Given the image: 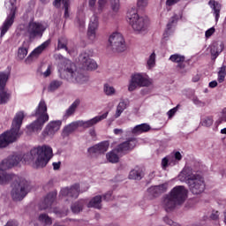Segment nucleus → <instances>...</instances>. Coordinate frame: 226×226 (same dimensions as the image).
<instances>
[{
  "instance_id": "nucleus-1",
  "label": "nucleus",
  "mask_w": 226,
  "mask_h": 226,
  "mask_svg": "<svg viewBox=\"0 0 226 226\" xmlns=\"http://www.w3.org/2000/svg\"><path fill=\"white\" fill-rule=\"evenodd\" d=\"M52 156H54L52 147L48 145L34 147L23 156L20 154L9 156L8 159L3 160L0 163V183H6L10 179L17 180L16 175L8 174L6 170L19 165L20 162L31 163V162H34L35 160V169H43V167H47Z\"/></svg>"
},
{
  "instance_id": "nucleus-2",
  "label": "nucleus",
  "mask_w": 226,
  "mask_h": 226,
  "mask_svg": "<svg viewBox=\"0 0 226 226\" xmlns=\"http://www.w3.org/2000/svg\"><path fill=\"white\" fill-rule=\"evenodd\" d=\"M177 177L181 183H186L188 185L190 191L194 195H200V193H202L206 190L204 177L195 172L190 166H185Z\"/></svg>"
},
{
  "instance_id": "nucleus-3",
  "label": "nucleus",
  "mask_w": 226,
  "mask_h": 226,
  "mask_svg": "<svg viewBox=\"0 0 226 226\" xmlns=\"http://www.w3.org/2000/svg\"><path fill=\"white\" fill-rule=\"evenodd\" d=\"M24 117L25 116L23 111L16 113L12 120L11 130L6 131L0 135V148L6 147L9 144H12V142H15V140L22 135L20 127L22 126Z\"/></svg>"
},
{
  "instance_id": "nucleus-4",
  "label": "nucleus",
  "mask_w": 226,
  "mask_h": 226,
  "mask_svg": "<svg viewBox=\"0 0 226 226\" xmlns=\"http://www.w3.org/2000/svg\"><path fill=\"white\" fill-rule=\"evenodd\" d=\"M126 19L133 31L139 34L146 33L149 27V19L146 16H139L135 8L128 10Z\"/></svg>"
},
{
  "instance_id": "nucleus-5",
  "label": "nucleus",
  "mask_w": 226,
  "mask_h": 226,
  "mask_svg": "<svg viewBox=\"0 0 226 226\" xmlns=\"http://www.w3.org/2000/svg\"><path fill=\"white\" fill-rule=\"evenodd\" d=\"M34 116L37 119L26 126L28 132H41L45 123L49 122V113H47V103H45V100L41 99L40 101L35 109Z\"/></svg>"
},
{
  "instance_id": "nucleus-6",
  "label": "nucleus",
  "mask_w": 226,
  "mask_h": 226,
  "mask_svg": "<svg viewBox=\"0 0 226 226\" xmlns=\"http://www.w3.org/2000/svg\"><path fill=\"white\" fill-rule=\"evenodd\" d=\"M10 181L14 182L11 186L12 190L11 192V195L13 200H22L26 195H27L29 191V183L25 179H20L17 177V179H10L4 183H0V185H6V183H10Z\"/></svg>"
},
{
  "instance_id": "nucleus-7",
  "label": "nucleus",
  "mask_w": 226,
  "mask_h": 226,
  "mask_svg": "<svg viewBox=\"0 0 226 226\" xmlns=\"http://www.w3.org/2000/svg\"><path fill=\"white\" fill-rule=\"evenodd\" d=\"M153 84V79L144 72H137L132 75L128 85L130 93L135 91L137 87H149Z\"/></svg>"
},
{
  "instance_id": "nucleus-8",
  "label": "nucleus",
  "mask_w": 226,
  "mask_h": 226,
  "mask_svg": "<svg viewBox=\"0 0 226 226\" xmlns=\"http://www.w3.org/2000/svg\"><path fill=\"white\" fill-rule=\"evenodd\" d=\"M108 48L113 52H124L126 50V44L124 43V37L120 33L115 32L109 35Z\"/></svg>"
},
{
  "instance_id": "nucleus-9",
  "label": "nucleus",
  "mask_w": 226,
  "mask_h": 226,
  "mask_svg": "<svg viewBox=\"0 0 226 226\" xmlns=\"http://www.w3.org/2000/svg\"><path fill=\"white\" fill-rule=\"evenodd\" d=\"M45 31H47V26L43 23L36 21H30L26 28L29 40L41 38Z\"/></svg>"
},
{
  "instance_id": "nucleus-10",
  "label": "nucleus",
  "mask_w": 226,
  "mask_h": 226,
  "mask_svg": "<svg viewBox=\"0 0 226 226\" xmlns=\"http://www.w3.org/2000/svg\"><path fill=\"white\" fill-rule=\"evenodd\" d=\"M9 2L12 7L10 14L7 16L1 27V36H4L6 33H8L10 27L13 26V22H15V15L17 14V7L15 6V4L17 3V0H9Z\"/></svg>"
},
{
  "instance_id": "nucleus-11",
  "label": "nucleus",
  "mask_w": 226,
  "mask_h": 226,
  "mask_svg": "<svg viewBox=\"0 0 226 226\" xmlns=\"http://www.w3.org/2000/svg\"><path fill=\"white\" fill-rule=\"evenodd\" d=\"M100 27V19L96 14L93 15L88 23V30L87 35V43H94L96 41V31Z\"/></svg>"
},
{
  "instance_id": "nucleus-12",
  "label": "nucleus",
  "mask_w": 226,
  "mask_h": 226,
  "mask_svg": "<svg viewBox=\"0 0 226 226\" xmlns=\"http://www.w3.org/2000/svg\"><path fill=\"white\" fill-rule=\"evenodd\" d=\"M170 194L181 206L188 199V189L183 185H177L170 192Z\"/></svg>"
},
{
  "instance_id": "nucleus-13",
  "label": "nucleus",
  "mask_w": 226,
  "mask_h": 226,
  "mask_svg": "<svg viewBox=\"0 0 226 226\" xmlns=\"http://www.w3.org/2000/svg\"><path fill=\"white\" fill-rule=\"evenodd\" d=\"M181 160H183V154L178 151L174 152L170 155L162 158L161 162L162 169L167 170V168L169 167H175V165H177Z\"/></svg>"
},
{
  "instance_id": "nucleus-14",
  "label": "nucleus",
  "mask_w": 226,
  "mask_h": 226,
  "mask_svg": "<svg viewBox=\"0 0 226 226\" xmlns=\"http://www.w3.org/2000/svg\"><path fill=\"white\" fill-rule=\"evenodd\" d=\"M167 190H169V182L159 185L151 186L147 191V197L148 199H154L159 197V195H162V193H165Z\"/></svg>"
},
{
  "instance_id": "nucleus-15",
  "label": "nucleus",
  "mask_w": 226,
  "mask_h": 226,
  "mask_svg": "<svg viewBox=\"0 0 226 226\" xmlns=\"http://www.w3.org/2000/svg\"><path fill=\"white\" fill-rule=\"evenodd\" d=\"M62 124H63V122L61 120L50 121L45 127L44 131L42 132V136L54 137L56 132H59V130L61 129Z\"/></svg>"
},
{
  "instance_id": "nucleus-16",
  "label": "nucleus",
  "mask_w": 226,
  "mask_h": 226,
  "mask_svg": "<svg viewBox=\"0 0 226 226\" xmlns=\"http://www.w3.org/2000/svg\"><path fill=\"white\" fill-rule=\"evenodd\" d=\"M77 128H86V122L84 121H76L69 124L64 127L62 135L63 137H70Z\"/></svg>"
},
{
  "instance_id": "nucleus-17",
  "label": "nucleus",
  "mask_w": 226,
  "mask_h": 226,
  "mask_svg": "<svg viewBox=\"0 0 226 226\" xmlns=\"http://www.w3.org/2000/svg\"><path fill=\"white\" fill-rule=\"evenodd\" d=\"M80 193V185L74 184L71 188L65 187L60 191V195L62 197H72V199H77Z\"/></svg>"
},
{
  "instance_id": "nucleus-18",
  "label": "nucleus",
  "mask_w": 226,
  "mask_h": 226,
  "mask_svg": "<svg viewBox=\"0 0 226 226\" xmlns=\"http://www.w3.org/2000/svg\"><path fill=\"white\" fill-rule=\"evenodd\" d=\"M56 197L57 191H53L48 193L47 196L44 198V200L39 205V209H41V211H45V209H49V207H50V206L54 204Z\"/></svg>"
},
{
  "instance_id": "nucleus-19",
  "label": "nucleus",
  "mask_w": 226,
  "mask_h": 226,
  "mask_svg": "<svg viewBox=\"0 0 226 226\" xmlns=\"http://www.w3.org/2000/svg\"><path fill=\"white\" fill-rule=\"evenodd\" d=\"M109 141H102L88 148V153L90 154H102V153H107V151H109Z\"/></svg>"
},
{
  "instance_id": "nucleus-20",
  "label": "nucleus",
  "mask_w": 226,
  "mask_h": 226,
  "mask_svg": "<svg viewBox=\"0 0 226 226\" xmlns=\"http://www.w3.org/2000/svg\"><path fill=\"white\" fill-rule=\"evenodd\" d=\"M135 146H137V139H131L118 145L117 149L118 153H127V151H132Z\"/></svg>"
},
{
  "instance_id": "nucleus-21",
  "label": "nucleus",
  "mask_w": 226,
  "mask_h": 226,
  "mask_svg": "<svg viewBox=\"0 0 226 226\" xmlns=\"http://www.w3.org/2000/svg\"><path fill=\"white\" fill-rule=\"evenodd\" d=\"M162 204L165 211H172L176 206H179L177 201L170 193L163 198Z\"/></svg>"
},
{
  "instance_id": "nucleus-22",
  "label": "nucleus",
  "mask_w": 226,
  "mask_h": 226,
  "mask_svg": "<svg viewBox=\"0 0 226 226\" xmlns=\"http://www.w3.org/2000/svg\"><path fill=\"white\" fill-rule=\"evenodd\" d=\"M223 49H224L223 41H215L210 45L211 55L214 56L215 57H218V56L222 54V52H223Z\"/></svg>"
},
{
  "instance_id": "nucleus-23",
  "label": "nucleus",
  "mask_w": 226,
  "mask_h": 226,
  "mask_svg": "<svg viewBox=\"0 0 226 226\" xmlns=\"http://www.w3.org/2000/svg\"><path fill=\"white\" fill-rule=\"evenodd\" d=\"M65 72L70 74V77L72 79H75L76 82L79 84H82L84 80H86V76L84 75V72H82V70L79 71H73L72 68H67Z\"/></svg>"
},
{
  "instance_id": "nucleus-24",
  "label": "nucleus",
  "mask_w": 226,
  "mask_h": 226,
  "mask_svg": "<svg viewBox=\"0 0 226 226\" xmlns=\"http://www.w3.org/2000/svg\"><path fill=\"white\" fill-rule=\"evenodd\" d=\"M84 4L78 8L77 23L79 24V30L84 31V26L86 24V12L84 11Z\"/></svg>"
},
{
  "instance_id": "nucleus-25",
  "label": "nucleus",
  "mask_w": 226,
  "mask_h": 226,
  "mask_svg": "<svg viewBox=\"0 0 226 226\" xmlns=\"http://www.w3.org/2000/svg\"><path fill=\"white\" fill-rule=\"evenodd\" d=\"M52 41H50V39H48L46 41L42 42L40 46H38L37 48H35L31 54L27 56V59H31V57H33L34 56H40V54H41L43 52V50H45V49H47Z\"/></svg>"
},
{
  "instance_id": "nucleus-26",
  "label": "nucleus",
  "mask_w": 226,
  "mask_h": 226,
  "mask_svg": "<svg viewBox=\"0 0 226 226\" xmlns=\"http://www.w3.org/2000/svg\"><path fill=\"white\" fill-rule=\"evenodd\" d=\"M151 130V126L147 124H138L133 128L130 129V132L132 135H140V133H146V132H149Z\"/></svg>"
},
{
  "instance_id": "nucleus-27",
  "label": "nucleus",
  "mask_w": 226,
  "mask_h": 226,
  "mask_svg": "<svg viewBox=\"0 0 226 226\" xmlns=\"http://www.w3.org/2000/svg\"><path fill=\"white\" fill-rule=\"evenodd\" d=\"M61 3L64 5V19H69L70 18V0H54L53 4L56 8H59L61 6Z\"/></svg>"
},
{
  "instance_id": "nucleus-28",
  "label": "nucleus",
  "mask_w": 226,
  "mask_h": 226,
  "mask_svg": "<svg viewBox=\"0 0 226 226\" xmlns=\"http://www.w3.org/2000/svg\"><path fill=\"white\" fill-rule=\"evenodd\" d=\"M109 116V112H105L102 115L97 116L88 121L86 122V127L89 128L91 126H94V124H98L100 121H103V119H107Z\"/></svg>"
},
{
  "instance_id": "nucleus-29",
  "label": "nucleus",
  "mask_w": 226,
  "mask_h": 226,
  "mask_svg": "<svg viewBox=\"0 0 226 226\" xmlns=\"http://www.w3.org/2000/svg\"><path fill=\"white\" fill-rule=\"evenodd\" d=\"M119 154L121 153H119L117 148H115L106 154V158L109 163H117L119 162Z\"/></svg>"
},
{
  "instance_id": "nucleus-30",
  "label": "nucleus",
  "mask_w": 226,
  "mask_h": 226,
  "mask_svg": "<svg viewBox=\"0 0 226 226\" xmlns=\"http://www.w3.org/2000/svg\"><path fill=\"white\" fill-rule=\"evenodd\" d=\"M102 91L105 96H116V94H117L116 87L109 83L103 84Z\"/></svg>"
},
{
  "instance_id": "nucleus-31",
  "label": "nucleus",
  "mask_w": 226,
  "mask_h": 226,
  "mask_svg": "<svg viewBox=\"0 0 226 226\" xmlns=\"http://www.w3.org/2000/svg\"><path fill=\"white\" fill-rule=\"evenodd\" d=\"M29 50V44L26 41H23L22 46L18 49V57L21 61L26 59L27 52Z\"/></svg>"
},
{
  "instance_id": "nucleus-32",
  "label": "nucleus",
  "mask_w": 226,
  "mask_h": 226,
  "mask_svg": "<svg viewBox=\"0 0 226 226\" xmlns=\"http://www.w3.org/2000/svg\"><path fill=\"white\" fill-rule=\"evenodd\" d=\"M208 4H209L210 8H212L214 10L215 22H218V19H220V10H222V5H220V4H218L215 0H210L208 2Z\"/></svg>"
},
{
  "instance_id": "nucleus-33",
  "label": "nucleus",
  "mask_w": 226,
  "mask_h": 226,
  "mask_svg": "<svg viewBox=\"0 0 226 226\" xmlns=\"http://www.w3.org/2000/svg\"><path fill=\"white\" fill-rule=\"evenodd\" d=\"M126 107H128V104L126 103V101H120L119 103L117 106V109L115 112V119H117V117H121V114L126 110Z\"/></svg>"
},
{
  "instance_id": "nucleus-34",
  "label": "nucleus",
  "mask_w": 226,
  "mask_h": 226,
  "mask_svg": "<svg viewBox=\"0 0 226 226\" xmlns=\"http://www.w3.org/2000/svg\"><path fill=\"white\" fill-rule=\"evenodd\" d=\"M185 59V56L179 54H174L170 56V61H171V63H177L180 68H185V65H183Z\"/></svg>"
},
{
  "instance_id": "nucleus-35",
  "label": "nucleus",
  "mask_w": 226,
  "mask_h": 226,
  "mask_svg": "<svg viewBox=\"0 0 226 226\" xmlns=\"http://www.w3.org/2000/svg\"><path fill=\"white\" fill-rule=\"evenodd\" d=\"M80 105L79 99H76L75 102L69 107V109L65 111V117H70V116H73L75 114V110H77V107Z\"/></svg>"
},
{
  "instance_id": "nucleus-36",
  "label": "nucleus",
  "mask_w": 226,
  "mask_h": 226,
  "mask_svg": "<svg viewBox=\"0 0 226 226\" xmlns=\"http://www.w3.org/2000/svg\"><path fill=\"white\" fill-rule=\"evenodd\" d=\"M88 207H94L95 209H102V196L101 195H97L95 197H94L89 204H88Z\"/></svg>"
},
{
  "instance_id": "nucleus-37",
  "label": "nucleus",
  "mask_w": 226,
  "mask_h": 226,
  "mask_svg": "<svg viewBox=\"0 0 226 226\" xmlns=\"http://www.w3.org/2000/svg\"><path fill=\"white\" fill-rule=\"evenodd\" d=\"M222 123H226V108L222 109L221 112L217 114V118L215 122V125L216 128L220 126V124H222Z\"/></svg>"
},
{
  "instance_id": "nucleus-38",
  "label": "nucleus",
  "mask_w": 226,
  "mask_h": 226,
  "mask_svg": "<svg viewBox=\"0 0 226 226\" xmlns=\"http://www.w3.org/2000/svg\"><path fill=\"white\" fill-rule=\"evenodd\" d=\"M109 6V0H98L97 8L94 10V13H102L107 10Z\"/></svg>"
},
{
  "instance_id": "nucleus-39",
  "label": "nucleus",
  "mask_w": 226,
  "mask_h": 226,
  "mask_svg": "<svg viewBox=\"0 0 226 226\" xmlns=\"http://www.w3.org/2000/svg\"><path fill=\"white\" fill-rule=\"evenodd\" d=\"M86 70L87 72H94L98 70V64L93 58H87L86 61Z\"/></svg>"
},
{
  "instance_id": "nucleus-40",
  "label": "nucleus",
  "mask_w": 226,
  "mask_h": 226,
  "mask_svg": "<svg viewBox=\"0 0 226 226\" xmlns=\"http://www.w3.org/2000/svg\"><path fill=\"white\" fill-rule=\"evenodd\" d=\"M156 66V54L153 52L147 59V70H153Z\"/></svg>"
},
{
  "instance_id": "nucleus-41",
  "label": "nucleus",
  "mask_w": 226,
  "mask_h": 226,
  "mask_svg": "<svg viewBox=\"0 0 226 226\" xmlns=\"http://www.w3.org/2000/svg\"><path fill=\"white\" fill-rule=\"evenodd\" d=\"M129 179L140 181V179H142V172L137 169L132 170L129 173Z\"/></svg>"
},
{
  "instance_id": "nucleus-42",
  "label": "nucleus",
  "mask_w": 226,
  "mask_h": 226,
  "mask_svg": "<svg viewBox=\"0 0 226 226\" xmlns=\"http://www.w3.org/2000/svg\"><path fill=\"white\" fill-rule=\"evenodd\" d=\"M62 86L63 81L55 79L49 83L48 90L50 91V93H53V91H56V89H59Z\"/></svg>"
},
{
  "instance_id": "nucleus-43",
  "label": "nucleus",
  "mask_w": 226,
  "mask_h": 226,
  "mask_svg": "<svg viewBox=\"0 0 226 226\" xmlns=\"http://www.w3.org/2000/svg\"><path fill=\"white\" fill-rule=\"evenodd\" d=\"M10 79V75L6 72H0V91H3L6 87V83Z\"/></svg>"
},
{
  "instance_id": "nucleus-44",
  "label": "nucleus",
  "mask_w": 226,
  "mask_h": 226,
  "mask_svg": "<svg viewBox=\"0 0 226 226\" xmlns=\"http://www.w3.org/2000/svg\"><path fill=\"white\" fill-rule=\"evenodd\" d=\"M8 100H10V94L4 89L0 90V105H4V103H8Z\"/></svg>"
},
{
  "instance_id": "nucleus-45",
  "label": "nucleus",
  "mask_w": 226,
  "mask_h": 226,
  "mask_svg": "<svg viewBox=\"0 0 226 226\" xmlns=\"http://www.w3.org/2000/svg\"><path fill=\"white\" fill-rule=\"evenodd\" d=\"M62 49L68 50V39L66 37H60L58 39L57 49L61 50Z\"/></svg>"
},
{
  "instance_id": "nucleus-46",
  "label": "nucleus",
  "mask_w": 226,
  "mask_h": 226,
  "mask_svg": "<svg viewBox=\"0 0 226 226\" xmlns=\"http://www.w3.org/2000/svg\"><path fill=\"white\" fill-rule=\"evenodd\" d=\"M213 117H205L201 119L200 124L201 126H206V128H209L210 126H213Z\"/></svg>"
},
{
  "instance_id": "nucleus-47",
  "label": "nucleus",
  "mask_w": 226,
  "mask_h": 226,
  "mask_svg": "<svg viewBox=\"0 0 226 226\" xmlns=\"http://www.w3.org/2000/svg\"><path fill=\"white\" fill-rule=\"evenodd\" d=\"M39 222H42L45 225H50L52 219L47 214H41L39 215Z\"/></svg>"
},
{
  "instance_id": "nucleus-48",
  "label": "nucleus",
  "mask_w": 226,
  "mask_h": 226,
  "mask_svg": "<svg viewBox=\"0 0 226 226\" xmlns=\"http://www.w3.org/2000/svg\"><path fill=\"white\" fill-rule=\"evenodd\" d=\"M225 75H226V72H225V67L222 66L220 68L219 72H218V82H220V84H222V82H223L225 80Z\"/></svg>"
},
{
  "instance_id": "nucleus-49",
  "label": "nucleus",
  "mask_w": 226,
  "mask_h": 226,
  "mask_svg": "<svg viewBox=\"0 0 226 226\" xmlns=\"http://www.w3.org/2000/svg\"><path fill=\"white\" fill-rule=\"evenodd\" d=\"M149 4V0H137V6L139 10H144V8H147Z\"/></svg>"
},
{
  "instance_id": "nucleus-50",
  "label": "nucleus",
  "mask_w": 226,
  "mask_h": 226,
  "mask_svg": "<svg viewBox=\"0 0 226 226\" xmlns=\"http://www.w3.org/2000/svg\"><path fill=\"white\" fill-rule=\"evenodd\" d=\"M120 6L119 0H111V10L113 11H119Z\"/></svg>"
},
{
  "instance_id": "nucleus-51",
  "label": "nucleus",
  "mask_w": 226,
  "mask_h": 226,
  "mask_svg": "<svg viewBox=\"0 0 226 226\" xmlns=\"http://www.w3.org/2000/svg\"><path fill=\"white\" fill-rule=\"evenodd\" d=\"M82 209V205L79 204V203H74L72 206V213H80Z\"/></svg>"
},
{
  "instance_id": "nucleus-52",
  "label": "nucleus",
  "mask_w": 226,
  "mask_h": 226,
  "mask_svg": "<svg viewBox=\"0 0 226 226\" xmlns=\"http://www.w3.org/2000/svg\"><path fill=\"white\" fill-rule=\"evenodd\" d=\"M192 103H194V105L197 107H204V105H206V102L200 101L199 97H193Z\"/></svg>"
},
{
  "instance_id": "nucleus-53",
  "label": "nucleus",
  "mask_w": 226,
  "mask_h": 226,
  "mask_svg": "<svg viewBox=\"0 0 226 226\" xmlns=\"http://www.w3.org/2000/svg\"><path fill=\"white\" fill-rule=\"evenodd\" d=\"M215 32H216V29L215 28V26H212L211 28L207 29L205 32V38H207V39L211 38L213 34L215 33Z\"/></svg>"
},
{
  "instance_id": "nucleus-54",
  "label": "nucleus",
  "mask_w": 226,
  "mask_h": 226,
  "mask_svg": "<svg viewBox=\"0 0 226 226\" xmlns=\"http://www.w3.org/2000/svg\"><path fill=\"white\" fill-rule=\"evenodd\" d=\"M79 64L82 65V69H84V66H86V53H82L81 55H79Z\"/></svg>"
},
{
  "instance_id": "nucleus-55",
  "label": "nucleus",
  "mask_w": 226,
  "mask_h": 226,
  "mask_svg": "<svg viewBox=\"0 0 226 226\" xmlns=\"http://www.w3.org/2000/svg\"><path fill=\"white\" fill-rule=\"evenodd\" d=\"M181 0H166L167 8H170V6H174V4H177Z\"/></svg>"
},
{
  "instance_id": "nucleus-56",
  "label": "nucleus",
  "mask_w": 226,
  "mask_h": 226,
  "mask_svg": "<svg viewBox=\"0 0 226 226\" xmlns=\"http://www.w3.org/2000/svg\"><path fill=\"white\" fill-rule=\"evenodd\" d=\"M211 220H218L220 218V212L219 211H213L210 215Z\"/></svg>"
},
{
  "instance_id": "nucleus-57",
  "label": "nucleus",
  "mask_w": 226,
  "mask_h": 226,
  "mask_svg": "<svg viewBox=\"0 0 226 226\" xmlns=\"http://www.w3.org/2000/svg\"><path fill=\"white\" fill-rule=\"evenodd\" d=\"M52 73V65H49L46 72H43V76L45 78L50 77V74Z\"/></svg>"
},
{
  "instance_id": "nucleus-58",
  "label": "nucleus",
  "mask_w": 226,
  "mask_h": 226,
  "mask_svg": "<svg viewBox=\"0 0 226 226\" xmlns=\"http://www.w3.org/2000/svg\"><path fill=\"white\" fill-rule=\"evenodd\" d=\"M177 112V107L170 109L168 111L169 117H172L174 116V114H176Z\"/></svg>"
},
{
  "instance_id": "nucleus-59",
  "label": "nucleus",
  "mask_w": 226,
  "mask_h": 226,
  "mask_svg": "<svg viewBox=\"0 0 226 226\" xmlns=\"http://www.w3.org/2000/svg\"><path fill=\"white\" fill-rule=\"evenodd\" d=\"M4 226H19V223L15 220H10Z\"/></svg>"
},
{
  "instance_id": "nucleus-60",
  "label": "nucleus",
  "mask_w": 226,
  "mask_h": 226,
  "mask_svg": "<svg viewBox=\"0 0 226 226\" xmlns=\"http://www.w3.org/2000/svg\"><path fill=\"white\" fill-rule=\"evenodd\" d=\"M104 200H112V192L109 191L106 194H104Z\"/></svg>"
},
{
  "instance_id": "nucleus-61",
  "label": "nucleus",
  "mask_w": 226,
  "mask_h": 226,
  "mask_svg": "<svg viewBox=\"0 0 226 226\" xmlns=\"http://www.w3.org/2000/svg\"><path fill=\"white\" fill-rule=\"evenodd\" d=\"M54 170H59L61 169V162H53Z\"/></svg>"
},
{
  "instance_id": "nucleus-62",
  "label": "nucleus",
  "mask_w": 226,
  "mask_h": 226,
  "mask_svg": "<svg viewBox=\"0 0 226 226\" xmlns=\"http://www.w3.org/2000/svg\"><path fill=\"white\" fill-rule=\"evenodd\" d=\"M88 4L90 8H94V5L96 4V0H89Z\"/></svg>"
},
{
  "instance_id": "nucleus-63",
  "label": "nucleus",
  "mask_w": 226,
  "mask_h": 226,
  "mask_svg": "<svg viewBox=\"0 0 226 226\" xmlns=\"http://www.w3.org/2000/svg\"><path fill=\"white\" fill-rule=\"evenodd\" d=\"M216 86H218V82H216V80L211 81L209 83V87H216Z\"/></svg>"
},
{
  "instance_id": "nucleus-64",
  "label": "nucleus",
  "mask_w": 226,
  "mask_h": 226,
  "mask_svg": "<svg viewBox=\"0 0 226 226\" xmlns=\"http://www.w3.org/2000/svg\"><path fill=\"white\" fill-rule=\"evenodd\" d=\"M114 133L115 135H121V133H123V129H115Z\"/></svg>"
}]
</instances>
